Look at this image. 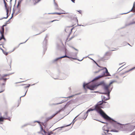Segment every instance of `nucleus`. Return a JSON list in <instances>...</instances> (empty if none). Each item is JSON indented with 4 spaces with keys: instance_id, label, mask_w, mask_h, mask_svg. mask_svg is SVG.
Segmentation results:
<instances>
[{
    "instance_id": "8",
    "label": "nucleus",
    "mask_w": 135,
    "mask_h": 135,
    "mask_svg": "<svg viewBox=\"0 0 135 135\" xmlns=\"http://www.w3.org/2000/svg\"><path fill=\"white\" fill-rule=\"evenodd\" d=\"M4 4L5 6L7 11V14L8 16L10 14L11 11V7H10L7 4V3L5 1V0H3Z\"/></svg>"
},
{
    "instance_id": "33",
    "label": "nucleus",
    "mask_w": 135,
    "mask_h": 135,
    "mask_svg": "<svg viewBox=\"0 0 135 135\" xmlns=\"http://www.w3.org/2000/svg\"><path fill=\"white\" fill-rule=\"evenodd\" d=\"M3 43H4V42H2V44H0V45H2L3 44ZM0 49L2 50V49H1V48H0Z\"/></svg>"
},
{
    "instance_id": "24",
    "label": "nucleus",
    "mask_w": 135,
    "mask_h": 135,
    "mask_svg": "<svg viewBox=\"0 0 135 135\" xmlns=\"http://www.w3.org/2000/svg\"><path fill=\"white\" fill-rule=\"evenodd\" d=\"M55 6L56 8V9H58V6L57 5V4H56V3H55Z\"/></svg>"
},
{
    "instance_id": "36",
    "label": "nucleus",
    "mask_w": 135,
    "mask_h": 135,
    "mask_svg": "<svg viewBox=\"0 0 135 135\" xmlns=\"http://www.w3.org/2000/svg\"><path fill=\"white\" fill-rule=\"evenodd\" d=\"M77 117H77H76L74 119V120H73V121H74V120H75V118H76Z\"/></svg>"
},
{
    "instance_id": "46",
    "label": "nucleus",
    "mask_w": 135,
    "mask_h": 135,
    "mask_svg": "<svg viewBox=\"0 0 135 135\" xmlns=\"http://www.w3.org/2000/svg\"><path fill=\"white\" fill-rule=\"evenodd\" d=\"M54 1H55V0H54Z\"/></svg>"
},
{
    "instance_id": "43",
    "label": "nucleus",
    "mask_w": 135,
    "mask_h": 135,
    "mask_svg": "<svg viewBox=\"0 0 135 135\" xmlns=\"http://www.w3.org/2000/svg\"><path fill=\"white\" fill-rule=\"evenodd\" d=\"M98 66L99 67H100V66H99L98 64H97Z\"/></svg>"
},
{
    "instance_id": "12",
    "label": "nucleus",
    "mask_w": 135,
    "mask_h": 135,
    "mask_svg": "<svg viewBox=\"0 0 135 135\" xmlns=\"http://www.w3.org/2000/svg\"><path fill=\"white\" fill-rule=\"evenodd\" d=\"M72 21L74 25H75L76 24H78V20L76 17H75L73 19Z\"/></svg>"
},
{
    "instance_id": "16",
    "label": "nucleus",
    "mask_w": 135,
    "mask_h": 135,
    "mask_svg": "<svg viewBox=\"0 0 135 135\" xmlns=\"http://www.w3.org/2000/svg\"><path fill=\"white\" fill-rule=\"evenodd\" d=\"M107 128V126H104L103 127V129L104 131V132L105 133H108V131H109L108 129L105 130V129Z\"/></svg>"
},
{
    "instance_id": "22",
    "label": "nucleus",
    "mask_w": 135,
    "mask_h": 135,
    "mask_svg": "<svg viewBox=\"0 0 135 135\" xmlns=\"http://www.w3.org/2000/svg\"><path fill=\"white\" fill-rule=\"evenodd\" d=\"M77 95V94H76L75 95ZM75 95H72L70 96H69L68 97H66V98H72L73 97H74V96H75Z\"/></svg>"
},
{
    "instance_id": "11",
    "label": "nucleus",
    "mask_w": 135,
    "mask_h": 135,
    "mask_svg": "<svg viewBox=\"0 0 135 135\" xmlns=\"http://www.w3.org/2000/svg\"><path fill=\"white\" fill-rule=\"evenodd\" d=\"M40 132L43 133V135H49L48 133L46 132L45 130L43 129L42 126L41 125Z\"/></svg>"
},
{
    "instance_id": "40",
    "label": "nucleus",
    "mask_w": 135,
    "mask_h": 135,
    "mask_svg": "<svg viewBox=\"0 0 135 135\" xmlns=\"http://www.w3.org/2000/svg\"><path fill=\"white\" fill-rule=\"evenodd\" d=\"M135 128V126H134V127L133 128V129Z\"/></svg>"
},
{
    "instance_id": "35",
    "label": "nucleus",
    "mask_w": 135,
    "mask_h": 135,
    "mask_svg": "<svg viewBox=\"0 0 135 135\" xmlns=\"http://www.w3.org/2000/svg\"><path fill=\"white\" fill-rule=\"evenodd\" d=\"M73 48L74 49H75V50H77V51H78V50L76 49H75V48H74V47H73Z\"/></svg>"
},
{
    "instance_id": "27",
    "label": "nucleus",
    "mask_w": 135,
    "mask_h": 135,
    "mask_svg": "<svg viewBox=\"0 0 135 135\" xmlns=\"http://www.w3.org/2000/svg\"><path fill=\"white\" fill-rule=\"evenodd\" d=\"M19 47V46H17V47H15L13 49V51H14V50H15L16 49H17L18 47Z\"/></svg>"
},
{
    "instance_id": "28",
    "label": "nucleus",
    "mask_w": 135,
    "mask_h": 135,
    "mask_svg": "<svg viewBox=\"0 0 135 135\" xmlns=\"http://www.w3.org/2000/svg\"><path fill=\"white\" fill-rule=\"evenodd\" d=\"M5 114L6 116H7L8 115V112H6L5 113Z\"/></svg>"
},
{
    "instance_id": "3",
    "label": "nucleus",
    "mask_w": 135,
    "mask_h": 135,
    "mask_svg": "<svg viewBox=\"0 0 135 135\" xmlns=\"http://www.w3.org/2000/svg\"><path fill=\"white\" fill-rule=\"evenodd\" d=\"M99 72H101V75L97 77L96 78L97 79H98L104 76H110L109 73L106 68H105L104 69H97V70L95 71L94 73L96 74Z\"/></svg>"
},
{
    "instance_id": "15",
    "label": "nucleus",
    "mask_w": 135,
    "mask_h": 135,
    "mask_svg": "<svg viewBox=\"0 0 135 135\" xmlns=\"http://www.w3.org/2000/svg\"><path fill=\"white\" fill-rule=\"evenodd\" d=\"M64 57H67V58H71V59H74V60H76V58H72V57H69L68 56L65 55V56H62L61 57H60L59 58H58V59H56L55 60V61H57V60L59 59H61V58H64Z\"/></svg>"
},
{
    "instance_id": "20",
    "label": "nucleus",
    "mask_w": 135,
    "mask_h": 135,
    "mask_svg": "<svg viewBox=\"0 0 135 135\" xmlns=\"http://www.w3.org/2000/svg\"><path fill=\"white\" fill-rule=\"evenodd\" d=\"M7 119L6 118H4L2 117H0V122L3 121L4 119Z\"/></svg>"
},
{
    "instance_id": "14",
    "label": "nucleus",
    "mask_w": 135,
    "mask_h": 135,
    "mask_svg": "<svg viewBox=\"0 0 135 135\" xmlns=\"http://www.w3.org/2000/svg\"><path fill=\"white\" fill-rule=\"evenodd\" d=\"M73 29V28H71V27H67L66 28L65 31L66 32L70 33L72 31Z\"/></svg>"
},
{
    "instance_id": "7",
    "label": "nucleus",
    "mask_w": 135,
    "mask_h": 135,
    "mask_svg": "<svg viewBox=\"0 0 135 135\" xmlns=\"http://www.w3.org/2000/svg\"><path fill=\"white\" fill-rule=\"evenodd\" d=\"M4 4L5 6L7 11V14L8 16L10 14L11 11V7H10L7 4V3L5 1V0H3Z\"/></svg>"
},
{
    "instance_id": "42",
    "label": "nucleus",
    "mask_w": 135,
    "mask_h": 135,
    "mask_svg": "<svg viewBox=\"0 0 135 135\" xmlns=\"http://www.w3.org/2000/svg\"><path fill=\"white\" fill-rule=\"evenodd\" d=\"M64 127H61V128H63Z\"/></svg>"
},
{
    "instance_id": "45",
    "label": "nucleus",
    "mask_w": 135,
    "mask_h": 135,
    "mask_svg": "<svg viewBox=\"0 0 135 135\" xmlns=\"http://www.w3.org/2000/svg\"><path fill=\"white\" fill-rule=\"evenodd\" d=\"M113 50L112 51H114V50Z\"/></svg>"
},
{
    "instance_id": "44",
    "label": "nucleus",
    "mask_w": 135,
    "mask_h": 135,
    "mask_svg": "<svg viewBox=\"0 0 135 135\" xmlns=\"http://www.w3.org/2000/svg\"><path fill=\"white\" fill-rule=\"evenodd\" d=\"M26 93L25 94L24 96L26 95Z\"/></svg>"
},
{
    "instance_id": "19",
    "label": "nucleus",
    "mask_w": 135,
    "mask_h": 135,
    "mask_svg": "<svg viewBox=\"0 0 135 135\" xmlns=\"http://www.w3.org/2000/svg\"><path fill=\"white\" fill-rule=\"evenodd\" d=\"M135 11V6L134 3L133 4V7L132 9L131 10V11H132L133 12H134Z\"/></svg>"
},
{
    "instance_id": "18",
    "label": "nucleus",
    "mask_w": 135,
    "mask_h": 135,
    "mask_svg": "<svg viewBox=\"0 0 135 135\" xmlns=\"http://www.w3.org/2000/svg\"><path fill=\"white\" fill-rule=\"evenodd\" d=\"M105 102V101H102V102L100 101L97 103V104L100 106V105H101L103 103Z\"/></svg>"
},
{
    "instance_id": "38",
    "label": "nucleus",
    "mask_w": 135,
    "mask_h": 135,
    "mask_svg": "<svg viewBox=\"0 0 135 135\" xmlns=\"http://www.w3.org/2000/svg\"><path fill=\"white\" fill-rule=\"evenodd\" d=\"M101 122L102 123H104V122Z\"/></svg>"
},
{
    "instance_id": "21",
    "label": "nucleus",
    "mask_w": 135,
    "mask_h": 135,
    "mask_svg": "<svg viewBox=\"0 0 135 135\" xmlns=\"http://www.w3.org/2000/svg\"><path fill=\"white\" fill-rule=\"evenodd\" d=\"M95 110L94 108L93 109H92V108H90L89 109L87 112H88L91 111H93Z\"/></svg>"
},
{
    "instance_id": "26",
    "label": "nucleus",
    "mask_w": 135,
    "mask_h": 135,
    "mask_svg": "<svg viewBox=\"0 0 135 135\" xmlns=\"http://www.w3.org/2000/svg\"><path fill=\"white\" fill-rule=\"evenodd\" d=\"M48 133L49 134V135H50V134H53V132L52 131H51V132H49Z\"/></svg>"
},
{
    "instance_id": "6",
    "label": "nucleus",
    "mask_w": 135,
    "mask_h": 135,
    "mask_svg": "<svg viewBox=\"0 0 135 135\" xmlns=\"http://www.w3.org/2000/svg\"><path fill=\"white\" fill-rule=\"evenodd\" d=\"M6 26V25H3L1 27V30H0V33L1 35V36L0 37V41L2 39H3L4 41H6V39L5 38L4 36V27Z\"/></svg>"
},
{
    "instance_id": "25",
    "label": "nucleus",
    "mask_w": 135,
    "mask_h": 135,
    "mask_svg": "<svg viewBox=\"0 0 135 135\" xmlns=\"http://www.w3.org/2000/svg\"><path fill=\"white\" fill-rule=\"evenodd\" d=\"M134 69H135V67H134L131 69H130L128 71H127V72H129V71H132V70Z\"/></svg>"
},
{
    "instance_id": "30",
    "label": "nucleus",
    "mask_w": 135,
    "mask_h": 135,
    "mask_svg": "<svg viewBox=\"0 0 135 135\" xmlns=\"http://www.w3.org/2000/svg\"><path fill=\"white\" fill-rule=\"evenodd\" d=\"M4 90V89H2V90H1V91H0V93L2 92Z\"/></svg>"
},
{
    "instance_id": "37",
    "label": "nucleus",
    "mask_w": 135,
    "mask_h": 135,
    "mask_svg": "<svg viewBox=\"0 0 135 135\" xmlns=\"http://www.w3.org/2000/svg\"><path fill=\"white\" fill-rule=\"evenodd\" d=\"M69 89L70 90H71V88H69Z\"/></svg>"
},
{
    "instance_id": "32",
    "label": "nucleus",
    "mask_w": 135,
    "mask_h": 135,
    "mask_svg": "<svg viewBox=\"0 0 135 135\" xmlns=\"http://www.w3.org/2000/svg\"><path fill=\"white\" fill-rule=\"evenodd\" d=\"M78 11L80 13H81V10H79V11Z\"/></svg>"
},
{
    "instance_id": "29",
    "label": "nucleus",
    "mask_w": 135,
    "mask_h": 135,
    "mask_svg": "<svg viewBox=\"0 0 135 135\" xmlns=\"http://www.w3.org/2000/svg\"><path fill=\"white\" fill-rule=\"evenodd\" d=\"M59 20H53V21H51V22H53L54 21H58Z\"/></svg>"
},
{
    "instance_id": "41",
    "label": "nucleus",
    "mask_w": 135,
    "mask_h": 135,
    "mask_svg": "<svg viewBox=\"0 0 135 135\" xmlns=\"http://www.w3.org/2000/svg\"><path fill=\"white\" fill-rule=\"evenodd\" d=\"M70 18H72V17H71V16H70Z\"/></svg>"
},
{
    "instance_id": "39",
    "label": "nucleus",
    "mask_w": 135,
    "mask_h": 135,
    "mask_svg": "<svg viewBox=\"0 0 135 135\" xmlns=\"http://www.w3.org/2000/svg\"><path fill=\"white\" fill-rule=\"evenodd\" d=\"M36 122H37V123H40V122H38V121H36Z\"/></svg>"
},
{
    "instance_id": "2",
    "label": "nucleus",
    "mask_w": 135,
    "mask_h": 135,
    "mask_svg": "<svg viewBox=\"0 0 135 135\" xmlns=\"http://www.w3.org/2000/svg\"><path fill=\"white\" fill-rule=\"evenodd\" d=\"M101 107L100 106L97 104L94 108L95 110H96L99 113L102 117L105 119L106 120L112 122L113 120L111 118L107 115L101 109Z\"/></svg>"
},
{
    "instance_id": "10",
    "label": "nucleus",
    "mask_w": 135,
    "mask_h": 135,
    "mask_svg": "<svg viewBox=\"0 0 135 135\" xmlns=\"http://www.w3.org/2000/svg\"><path fill=\"white\" fill-rule=\"evenodd\" d=\"M102 94H106V96L107 97L104 96H102V100H107L109 99V94L107 93H102Z\"/></svg>"
},
{
    "instance_id": "1",
    "label": "nucleus",
    "mask_w": 135,
    "mask_h": 135,
    "mask_svg": "<svg viewBox=\"0 0 135 135\" xmlns=\"http://www.w3.org/2000/svg\"><path fill=\"white\" fill-rule=\"evenodd\" d=\"M113 82H111L109 84L107 85L104 84L103 82H101L100 84L98 85H96L95 84H91V83L89 84H87L85 85H84V87L85 89L86 88L90 89L91 90H94L96 89L98 86L100 85H102L103 89L107 93H110V91L109 90V89L110 86V85L112 84Z\"/></svg>"
},
{
    "instance_id": "23",
    "label": "nucleus",
    "mask_w": 135,
    "mask_h": 135,
    "mask_svg": "<svg viewBox=\"0 0 135 135\" xmlns=\"http://www.w3.org/2000/svg\"><path fill=\"white\" fill-rule=\"evenodd\" d=\"M62 14V13H52V14H57V15H61Z\"/></svg>"
},
{
    "instance_id": "4",
    "label": "nucleus",
    "mask_w": 135,
    "mask_h": 135,
    "mask_svg": "<svg viewBox=\"0 0 135 135\" xmlns=\"http://www.w3.org/2000/svg\"><path fill=\"white\" fill-rule=\"evenodd\" d=\"M21 1H19L17 7H14L13 9V13L16 15H17L20 12Z\"/></svg>"
},
{
    "instance_id": "5",
    "label": "nucleus",
    "mask_w": 135,
    "mask_h": 135,
    "mask_svg": "<svg viewBox=\"0 0 135 135\" xmlns=\"http://www.w3.org/2000/svg\"><path fill=\"white\" fill-rule=\"evenodd\" d=\"M112 119L113 120V121H112V122H110V121H109L110 123L116 124V127L118 129L120 130L124 126L123 125L119 124L118 123L117 121L114 120L113 119Z\"/></svg>"
},
{
    "instance_id": "31",
    "label": "nucleus",
    "mask_w": 135,
    "mask_h": 135,
    "mask_svg": "<svg viewBox=\"0 0 135 135\" xmlns=\"http://www.w3.org/2000/svg\"><path fill=\"white\" fill-rule=\"evenodd\" d=\"M71 1L74 3H75V0H71Z\"/></svg>"
},
{
    "instance_id": "17",
    "label": "nucleus",
    "mask_w": 135,
    "mask_h": 135,
    "mask_svg": "<svg viewBox=\"0 0 135 135\" xmlns=\"http://www.w3.org/2000/svg\"><path fill=\"white\" fill-rule=\"evenodd\" d=\"M40 1V0H33V3L35 5Z\"/></svg>"
},
{
    "instance_id": "13",
    "label": "nucleus",
    "mask_w": 135,
    "mask_h": 135,
    "mask_svg": "<svg viewBox=\"0 0 135 135\" xmlns=\"http://www.w3.org/2000/svg\"><path fill=\"white\" fill-rule=\"evenodd\" d=\"M61 110L60 109V110H59L57 111L55 114L52 115L51 116L49 117L48 118L49 119H51L53 117H54V116H55L56 114H57L60 113V112L61 111Z\"/></svg>"
},
{
    "instance_id": "9",
    "label": "nucleus",
    "mask_w": 135,
    "mask_h": 135,
    "mask_svg": "<svg viewBox=\"0 0 135 135\" xmlns=\"http://www.w3.org/2000/svg\"><path fill=\"white\" fill-rule=\"evenodd\" d=\"M8 75H9L8 74H4L2 76H1L0 78V83L1 82V81L2 80L4 82V83L2 84V85H4L5 84V83L6 81V80L7 79L4 78L7 76H8Z\"/></svg>"
},
{
    "instance_id": "34",
    "label": "nucleus",
    "mask_w": 135,
    "mask_h": 135,
    "mask_svg": "<svg viewBox=\"0 0 135 135\" xmlns=\"http://www.w3.org/2000/svg\"><path fill=\"white\" fill-rule=\"evenodd\" d=\"M112 131H113L114 132H118V131H117L116 130H112Z\"/></svg>"
}]
</instances>
